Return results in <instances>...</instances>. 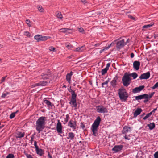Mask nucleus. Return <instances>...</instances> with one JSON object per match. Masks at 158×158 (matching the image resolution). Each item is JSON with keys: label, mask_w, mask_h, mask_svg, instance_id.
<instances>
[{"label": "nucleus", "mask_w": 158, "mask_h": 158, "mask_svg": "<svg viewBox=\"0 0 158 158\" xmlns=\"http://www.w3.org/2000/svg\"><path fill=\"white\" fill-rule=\"evenodd\" d=\"M49 49L50 51L54 52L55 50V48L53 46H51L49 47Z\"/></svg>", "instance_id": "nucleus-44"}, {"label": "nucleus", "mask_w": 158, "mask_h": 158, "mask_svg": "<svg viewBox=\"0 0 158 158\" xmlns=\"http://www.w3.org/2000/svg\"><path fill=\"white\" fill-rule=\"evenodd\" d=\"M152 112H150L148 114L145 116L143 118V119L144 120H146L147 118L149 117L152 114Z\"/></svg>", "instance_id": "nucleus-32"}, {"label": "nucleus", "mask_w": 158, "mask_h": 158, "mask_svg": "<svg viewBox=\"0 0 158 158\" xmlns=\"http://www.w3.org/2000/svg\"><path fill=\"white\" fill-rule=\"evenodd\" d=\"M125 42L124 40H122L116 43V47L117 48H120L123 47L124 45Z\"/></svg>", "instance_id": "nucleus-12"}, {"label": "nucleus", "mask_w": 158, "mask_h": 158, "mask_svg": "<svg viewBox=\"0 0 158 158\" xmlns=\"http://www.w3.org/2000/svg\"><path fill=\"white\" fill-rule=\"evenodd\" d=\"M48 156L49 158H52V156L49 154V152L48 153Z\"/></svg>", "instance_id": "nucleus-62"}, {"label": "nucleus", "mask_w": 158, "mask_h": 158, "mask_svg": "<svg viewBox=\"0 0 158 158\" xmlns=\"http://www.w3.org/2000/svg\"><path fill=\"white\" fill-rule=\"evenodd\" d=\"M123 147L122 145H116L113 148L112 150L115 152H118L122 149Z\"/></svg>", "instance_id": "nucleus-14"}, {"label": "nucleus", "mask_w": 158, "mask_h": 158, "mask_svg": "<svg viewBox=\"0 0 158 158\" xmlns=\"http://www.w3.org/2000/svg\"><path fill=\"white\" fill-rule=\"evenodd\" d=\"M81 2L84 4L87 3V1L86 0H81Z\"/></svg>", "instance_id": "nucleus-55"}, {"label": "nucleus", "mask_w": 158, "mask_h": 158, "mask_svg": "<svg viewBox=\"0 0 158 158\" xmlns=\"http://www.w3.org/2000/svg\"><path fill=\"white\" fill-rule=\"evenodd\" d=\"M110 63H107L106 64V68L108 69L109 67L110 66Z\"/></svg>", "instance_id": "nucleus-54"}, {"label": "nucleus", "mask_w": 158, "mask_h": 158, "mask_svg": "<svg viewBox=\"0 0 158 158\" xmlns=\"http://www.w3.org/2000/svg\"><path fill=\"white\" fill-rule=\"evenodd\" d=\"M80 127L83 129H84L85 128V125L83 123H81Z\"/></svg>", "instance_id": "nucleus-49"}, {"label": "nucleus", "mask_w": 158, "mask_h": 158, "mask_svg": "<svg viewBox=\"0 0 158 158\" xmlns=\"http://www.w3.org/2000/svg\"><path fill=\"white\" fill-rule=\"evenodd\" d=\"M4 126V125H1V123L0 122V129L3 128Z\"/></svg>", "instance_id": "nucleus-60"}, {"label": "nucleus", "mask_w": 158, "mask_h": 158, "mask_svg": "<svg viewBox=\"0 0 158 158\" xmlns=\"http://www.w3.org/2000/svg\"><path fill=\"white\" fill-rule=\"evenodd\" d=\"M142 111L141 109L138 108L135 111L134 114V117H137L138 115H139L141 112Z\"/></svg>", "instance_id": "nucleus-21"}, {"label": "nucleus", "mask_w": 158, "mask_h": 158, "mask_svg": "<svg viewBox=\"0 0 158 158\" xmlns=\"http://www.w3.org/2000/svg\"><path fill=\"white\" fill-rule=\"evenodd\" d=\"M35 151L36 153L40 156H41L44 154L43 150L42 149L39 148L36 149Z\"/></svg>", "instance_id": "nucleus-23"}, {"label": "nucleus", "mask_w": 158, "mask_h": 158, "mask_svg": "<svg viewBox=\"0 0 158 158\" xmlns=\"http://www.w3.org/2000/svg\"><path fill=\"white\" fill-rule=\"evenodd\" d=\"M24 135L25 133L24 132H19L17 135L16 136V138H21L23 137L24 136Z\"/></svg>", "instance_id": "nucleus-28"}, {"label": "nucleus", "mask_w": 158, "mask_h": 158, "mask_svg": "<svg viewBox=\"0 0 158 158\" xmlns=\"http://www.w3.org/2000/svg\"><path fill=\"white\" fill-rule=\"evenodd\" d=\"M100 45V44H99L98 43V44H95L94 45V46H95V47H97V46H99Z\"/></svg>", "instance_id": "nucleus-64"}, {"label": "nucleus", "mask_w": 158, "mask_h": 158, "mask_svg": "<svg viewBox=\"0 0 158 158\" xmlns=\"http://www.w3.org/2000/svg\"><path fill=\"white\" fill-rule=\"evenodd\" d=\"M24 34L25 35L27 36L28 37H30L31 35L30 33L27 31H26L24 32Z\"/></svg>", "instance_id": "nucleus-40"}, {"label": "nucleus", "mask_w": 158, "mask_h": 158, "mask_svg": "<svg viewBox=\"0 0 158 158\" xmlns=\"http://www.w3.org/2000/svg\"><path fill=\"white\" fill-rule=\"evenodd\" d=\"M37 8L39 11L41 12H43L44 11V9L42 8L41 6H37Z\"/></svg>", "instance_id": "nucleus-31"}, {"label": "nucleus", "mask_w": 158, "mask_h": 158, "mask_svg": "<svg viewBox=\"0 0 158 158\" xmlns=\"http://www.w3.org/2000/svg\"><path fill=\"white\" fill-rule=\"evenodd\" d=\"M129 75H130V77L132 76L133 79H135L138 76L137 74L135 73H131L128 74Z\"/></svg>", "instance_id": "nucleus-29"}, {"label": "nucleus", "mask_w": 158, "mask_h": 158, "mask_svg": "<svg viewBox=\"0 0 158 158\" xmlns=\"http://www.w3.org/2000/svg\"><path fill=\"white\" fill-rule=\"evenodd\" d=\"M101 121V118L99 116H98L92 125L91 129L93 132V135L94 136H96L97 132Z\"/></svg>", "instance_id": "nucleus-2"}, {"label": "nucleus", "mask_w": 158, "mask_h": 158, "mask_svg": "<svg viewBox=\"0 0 158 158\" xmlns=\"http://www.w3.org/2000/svg\"><path fill=\"white\" fill-rule=\"evenodd\" d=\"M140 64V62L139 61H135L133 63V67L134 69L136 70H138L139 68Z\"/></svg>", "instance_id": "nucleus-15"}, {"label": "nucleus", "mask_w": 158, "mask_h": 158, "mask_svg": "<svg viewBox=\"0 0 158 158\" xmlns=\"http://www.w3.org/2000/svg\"><path fill=\"white\" fill-rule=\"evenodd\" d=\"M40 86V82H39L38 83H36L35 84L33 85H32L33 87H36V86Z\"/></svg>", "instance_id": "nucleus-52"}, {"label": "nucleus", "mask_w": 158, "mask_h": 158, "mask_svg": "<svg viewBox=\"0 0 158 158\" xmlns=\"http://www.w3.org/2000/svg\"><path fill=\"white\" fill-rule=\"evenodd\" d=\"M144 88V85H141L137 87H136L133 89L132 92L134 93H136L139 92L143 89Z\"/></svg>", "instance_id": "nucleus-13"}, {"label": "nucleus", "mask_w": 158, "mask_h": 158, "mask_svg": "<svg viewBox=\"0 0 158 158\" xmlns=\"http://www.w3.org/2000/svg\"><path fill=\"white\" fill-rule=\"evenodd\" d=\"M6 95H7L6 94H2L1 97L2 98H5L6 97Z\"/></svg>", "instance_id": "nucleus-58"}, {"label": "nucleus", "mask_w": 158, "mask_h": 158, "mask_svg": "<svg viewBox=\"0 0 158 158\" xmlns=\"http://www.w3.org/2000/svg\"><path fill=\"white\" fill-rule=\"evenodd\" d=\"M42 78L43 79H48L50 76V72H48V73H43L41 75Z\"/></svg>", "instance_id": "nucleus-22"}, {"label": "nucleus", "mask_w": 158, "mask_h": 158, "mask_svg": "<svg viewBox=\"0 0 158 158\" xmlns=\"http://www.w3.org/2000/svg\"><path fill=\"white\" fill-rule=\"evenodd\" d=\"M51 38V37L50 36H43L40 35H36L34 36L35 39L36 40L37 42L45 41Z\"/></svg>", "instance_id": "nucleus-6"}, {"label": "nucleus", "mask_w": 158, "mask_h": 158, "mask_svg": "<svg viewBox=\"0 0 158 158\" xmlns=\"http://www.w3.org/2000/svg\"><path fill=\"white\" fill-rule=\"evenodd\" d=\"M75 135L72 132H70L68 133L67 139L72 140H73L75 138Z\"/></svg>", "instance_id": "nucleus-17"}, {"label": "nucleus", "mask_w": 158, "mask_h": 158, "mask_svg": "<svg viewBox=\"0 0 158 158\" xmlns=\"http://www.w3.org/2000/svg\"><path fill=\"white\" fill-rule=\"evenodd\" d=\"M148 94H144L143 95H141L138 96H135V99L137 100H141L143 99H146L148 98Z\"/></svg>", "instance_id": "nucleus-16"}, {"label": "nucleus", "mask_w": 158, "mask_h": 158, "mask_svg": "<svg viewBox=\"0 0 158 158\" xmlns=\"http://www.w3.org/2000/svg\"><path fill=\"white\" fill-rule=\"evenodd\" d=\"M78 30L79 32H80L82 33V34H85V31L83 28L82 27H80L79 28H78Z\"/></svg>", "instance_id": "nucleus-37"}, {"label": "nucleus", "mask_w": 158, "mask_h": 158, "mask_svg": "<svg viewBox=\"0 0 158 158\" xmlns=\"http://www.w3.org/2000/svg\"><path fill=\"white\" fill-rule=\"evenodd\" d=\"M66 47L68 49H69L73 47V46L72 45H70V44H69L66 45Z\"/></svg>", "instance_id": "nucleus-53"}, {"label": "nucleus", "mask_w": 158, "mask_h": 158, "mask_svg": "<svg viewBox=\"0 0 158 158\" xmlns=\"http://www.w3.org/2000/svg\"><path fill=\"white\" fill-rule=\"evenodd\" d=\"M108 69H107L106 68L103 69H102L101 72H102V75H104L106 73L107 70Z\"/></svg>", "instance_id": "nucleus-34"}, {"label": "nucleus", "mask_w": 158, "mask_h": 158, "mask_svg": "<svg viewBox=\"0 0 158 158\" xmlns=\"http://www.w3.org/2000/svg\"><path fill=\"white\" fill-rule=\"evenodd\" d=\"M154 24V23H151L149 24L144 25L143 27V28L145 29L148 28H149L152 27Z\"/></svg>", "instance_id": "nucleus-30"}, {"label": "nucleus", "mask_w": 158, "mask_h": 158, "mask_svg": "<svg viewBox=\"0 0 158 158\" xmlns=\"http://www.w3.org/2000/svg\"><path fill=\"white\" fill-rule=\"evenodd\" d=\"M85 49V46H82L77 48L76 49L74 50V51L76 52H81L84 50Z\"/></svg>", "instance_id": "nucleus-20"}, {"label": "nucleus", "mask_w": 158, "mask_h": 158, "mask_svg": "<svg viewBox=\"0 0 158 158\" xmlns=\"http://www.w3.org/2000/svg\"><path fill=\"white\" fill-rule=\"evenodd\" d=\"M73 72L71 71L69 73H68L66 75V80L69 83L71 81V77L73 75Z\"/></svg>", "instance_id": "nucleus-18"}, {"label": "nucleus", "mask_w": 158, "mask_h": 158, "mask_svg": "<svg viewBox=\"0 0 158 158\" xmlns=\"http://www.w3.org/2000/svg\"><path fill=\"white\" fill-rule=\"evenodd\" d=\"M155 158H158V151L156 152L154 155Z\"/></svg>", "instance_id": "nucleus-48"}, {"label": "nucleus", "mask_w": 158, "mask_h": 158, "mask_svg": "<svg viewBox=\"0 0 158 158\" xmlns=\"http://www.w3.org/2000/svg\"><path fill=\"white\" fill-rule=\"evenodd\" d=\"M124 138L127 140H129L130 139L126 135H125V136H124Z\"/></svg>", "instance_id": "nucleus-57"}, {"label": "nucleus", "mask_w": 158, "mask_h": 158, "mask_svg": "<svg viewBox=\"0 0 158 158\" xmlns=\"http://www.w3.org/2000/svg\"><path fill=\"white\" fill-rule=\"evenodd\" d=\"M158 87V82L157 83H156L154 85L151 87V88L152 89H155L156 88H157Z\"/></svg>", "instance_id": "nucleus-38"}, {"label": "nucleus", "mask_w": 158, "mask_h": 158, "mask_svg": "<svg viewBox=\"0 0 158 158\" xmlns=\"http://www.w3.org/2000/svg\"><path fill=\"white\" fill-rule=\"evenodd\" d=\"M34 146L35 148V149L39 148L38 146L37 145V142L35 141H34Z\"/></svg>", "instance_id": "nucleus-50"}, {"label": "nucleus", "mask_w": 158, "mask_h": 158, "mask_svg": "<svg viewBox=\"0 0 158 158\" xmlns=\"http://www.w3.org/2000/svg\"><path fill=\"white\" fill-rule=\"evenodd\" d=\"M129 17L130 18H131V19H135V18L134 17H133L132 16H131V15L129 16Z\"/></svg>", "instance_id": "nucleus-61"}, {"label": "nucleus", "mask_w": 158, "mask_h": 158, "mask_svg": "<svg viewBox=\"0 0 158 158\" xmlns=\"http://www.w3.org/2000/svg\"><path fill=\"white\" fill-rule=\"evenodd\" d=\"M118 79V77L116 76L114 77L113 80L111 81V85L113 87H115L116 85L117 81Z\"/></svg>", "instance_id": "nucleus-19"}, {"label": "nucleus", "mask_w": 158, "mask_h": 158, "mask_svg": "<svg viewBox=\"0 0 158 158\" xmlns=\"http://www.w3.org/2000/svg\"><path fill=\"white\" fill-rule=\"evenodd\" d=\"M40 85L41 86H45L47 85L48 83L47 81H40Z\"/></svg>", "instance_id": "nucleus-26"}, {"label": "nucleus", "mask_w": 158, "mask_h": 158, "mask_svg": "<svg viewBox=\"0 0 158 158\" xmlns=\"http://www.w3.org/2000/svg\"><path fill=\"white\" fill-rule=\"evenodd\" d=\"M44 103L48 106H52L51 102L47 100H46L44 101Z\"/></svg>", "instance_id": "nucleus-33"}, {"label": "nucleus", "mask_w": 158, "mask_h": 158, "mask_svg": "<svg viewBox=\"0 0 158 158\" xmlns=\"http://www.w3.org/2000/svg\"><path fill=\"white\" fill-rule=\"evenodd\" d=\"M69 114H67L66 115V118L65 119V121L66 123H67L68 122L69 119Z\"/></svg>", "instance_id": "nucleus-43"}, {"label": "nucleus", "mask_w": 158, "mask_h": 158, "mask_svg": "<svg viewBox=\"0 0 158 158\" xmlns=\"http://www.w3.org/2000/svg\"><path fill=\"white\" fill-rule=\"evenodd\" d=\"M14 155L12 154H9L6 156V158H14Z\"/></svg>", "instance_id": "nucleus-39"}, {"label": "nucleus", "mask_w": 158, "mask_h": 158, "mask_svg": "<svg viewBox=\"0 0 158 158\" xmlns=\"http://www.w3.org/2000/svg\"><path fill=\"white\" fill-rule=\"evenodd\" d=\"M47 118L44 116L40 117L37 120L36 123V128L38 133L42 131L45 127V121Z\"/></svg>", "instance_id": "nucleus-1"}, {"label": "nucleus", "mask_w": 158, "mask_h": 158, "mask_svg": "<svg viewBox=\"0 0 158 158\" xmlns=\"http://www.w3.org/2000/svg\"><path fill=\"white\" fill-rule=\"evenodd\" d=\"M150 73L149 72H147L145 73H143L139 77L140 79H148L150 76Z\"/></svg>", "instance_id": "nucleus-11"}, {"label": "nucleus", "mask_w": 158, "mask_h": 158, "mask_svg": "<svg viewBox=\"0 0 158 158\" xmlns=\"http://www.w3.org/2000/svg\"><path fill=\"white\" fill-rule=\"evenodd\" d=\"M6 77H7V76H6L5 77H3L2 78V80H1V81H0V83L1 84L2 82H4V81H5V79L6 78Z\"/></svg>", "instance_id": "nucleus-45"}, {"label": "nucleus", "mask_w": 158, "mask_h": 158, "mask_svg": "<svg viewBox=\"0 0 158 158\" xmlns=\"http://www.w3.org/2000/svg\"><path fill=\"white\" fill-rule=\"evenodd\" d=\"M24 154L27 158H33L31 155L25 152L24 153Z\"/></svg>", "instance_id": "nucleus-42"}, {"label": "nucleus", "mask_w": 158, "mask_h": 158, "mask_svg": "<svg viewBox=\"0 0 158 158\" xmlns=\"http://www.w3.org/2000/svg\"><path fill=\"white\" fill-rule=\"evenodd\" d=\"M110 79L109 78H108L107 80L105 82H104L103 83H102V87H104L103 86L104 85L107 84L108 83V82L110 81Z\"/></svg>", "instance_id": "nucleus-35"}, {"label": "nucleus", "mask_w": 158, "mask_h": 158, "mask_svg": "<svg viewBox=\"0 0 158 158\" xmlns=\"http://www.w3.org/2000/svg\"><path fill=\"white\" fill-rule=\"evenodd\" d=\"M15 116V113H12L11 114L10 117L11 119H12V118H13Z\"/></svg>", "instance_id": "nucleus-47"}, {"label": "nucleus", "mask_w": 158, "mask_h": 158, "mask_svg": "<svg viewBox=\"0 0 158 158\" xmlns=\"http://www.w3.org/2000/svg\"><path fill=\"white\" fill-rule=\"evenodd\" d=\"M35 135V134H34L31 137V139L30 140V141H31V143H32V142L33 141V139H34V135Z\"/></svg>", "instance_id": "nucleus-51"}, {"label": "nucleus", "mask_w": 158, "mask_h": 158, "mask_svg": "<svg viewBox=\"0 0 158 158\" xmlns=\"http://www.w3.org/2000/svg\"><path fill=\"white\" fill-rule=\"evenodd\" d=\"M130 40L129 39H128L127 40V41H126V43H125V44H126V43H128L130 42Z\"/></svg>", "instance_id": "nucleus-63"}, {"label": "nucleus", "mask_w": 158, "mask_h": 158, "mask_svg": "<svg viewBox=\"0 0 158 158\" xmlns=\"http://www.w3.org/2000/svg\"><path fill=\"white\" fill-rule=\"evenodd\" d=\"M112 44V43H111L110 45H108V46L107 47H104L100 51V53H102L104 51H105L106 50L108 49L109 48H110V47Z\"/></svg>", "instance_id": "nucleus-27"}, {"label": "nucleus", "mask_w": 158, "mask_h": 158, "mask_svg": "<svg viewBox=\"0 0 158 158\" xmlns=\"http://www.w3.org/2000/svg\"><path fill=\"white\" fill-rule=\"evenodd\" d=\"M68 126L74 130L76 129L77 126L76 122L70 120L68 123Z\"/></svg>", "instance_id": "nucleus-9"}, {"label": "nucleus", "mask_w": 158, "mask_h": 158, "mask_svg": "<svg viewBox=\"0 0 158 158\" xmlns=\"http://www.w3.org/2000/svg\"><path fill=\"white\" fill-rule=\"evenodd\" d=\"M157 110V108H156L154 109L151 112H152V114L153 113L154 114L155 113V112L156 110Z\"/></svg>", "instance_id": "nucleus-56"}, {"label": "nucleus", "mask_w": 158, "mask_h": 158, "mask_svg": "<svg viewBox=\"0 0 158 158\" xmlns=\"http://www.w3.org/2000/svg\"><path fill=\"white\" fill-rule=\"evenodd\" d=\"M71 88V87L70 86L69 89H68V91L71 93V100L69 103L72 106H73L76 108L77 106L76 101L77 94L75 93L74 91L72 90Z\"/></svg>", "instance_id": "nucleus-3"}, {"label": "nucleus", "mask_w": 158, "mask_h": 158, "mask_svg": "<svg viewBox=\"0 0 158 158\" xmlns=\"http://www.w3.org/2000/svg\"><path fill=\"white\" fill-rule=\"evenodd\" d=\"M134 56V54L133 53H132L131 54V58H133Z\"/></svg>", "instance_id": "nucleus-59"}, {"label": "nucleus", "mask_w": 158, "mask_h": 158, "mask_svg": "<svg viewBox=\"0 0 158 158\" xmlns=\"http://www.w3.org/2000/svg\"><path fill=\"white\" fill-rule=\"evenodd\" d=\"M69 29H68V28H62V29H60V31L61 32H63V33H66L68 30H69Z\"/></svg>", "instance_id": "nucleus-36"}, {"label": "nucleus", "mask_w": 158, "mask_h": 158, "mask_svg": "<svg viewBox=\"0 0 158 158\" xmlns=\"http://www.w3.org/2000/svg\"><path fill=\"white\" fill-rule=\"evenodd\" d=\"M147 126L149 127L150 130H152L155 127V124L154 123H150L147 124Z\"/></svg>", "instance_id": "nucleus-24"}, {"label": "nucleus", "mask_w": 158, "mask_h": 158, "mask_svg": "<svg viewBox=\"0 0 158 158\" xmlns=\"http://www.w3.org/2000/svg\"><path fill=\"white\" fill-rule=\"evenodd\" d=\"M56 14L57 18L60 19H62L63 18L62 15L60 12L57 11L56 12Z\"/></svg>", "instance_id": "nucleus-25"}, {"label": "nucleus", "mask_w": 158, "mask_h": 158, "mask_svg": "<svg viewBox=\"0 0 158 158\" xmlns=\"http://www.w3.org/2000/svg\"><path fill=\"white\" fill-rule=\"evenodd\" d=\"M118 94L120 99L122 102L127 101L128 96V94L125 89L123 88H120L118 90Z\"/></svg>", "instance_id": "nucleus-4"}, {"label": "nucleus", "mask_w": 158, "mask_h": 158, "mask_svg": "<svg viewBox=\"0 0 158 158\" xmlns=\"http://www.w3.org/2000/svg\"><path fill=\"white\" fill-rule=\"evenodd\" d=\"M154 94H155V92H152V93H151V94H149V95H148V98H146V99L150 98L153 96V95Z\"/></svg>", "instance_id": "nucleus-41"}, {"label": "nucleus", "mask_w": 158, "mask_h": 158, "mask_svg": "<svg viewBox=\"0 0 158 158\" xmlns=\"http://www.w3.org/2000/svg\"><path fill=\"white\" fill-rule=\"evenodd\" d=\"M96 111L99 113H106L108 112L106 107H104L102 105H99L96 106Z\"/></svg>", "instance_id": "nucleus-7"}, {"label": "nucleus", "mask_w": 158, "mask_h": 158, "mask_svg": "<svg viewBox=\"0 0 158 158\" xmlns=\"http://www.w3.org/2000/svg\"><path fill=\"white\" fill-rule=\"evenodd\" d=\"M131 78L130 77V75L126 73H124L122 77V81L124 86L127 87L130 84Z\"/></svg>", "instance_id": "nucleus-5"}, {"label": "nucleus", "mask_w": 158, "mask_h": 158, "mask_svg": "<svg viewBox=\"0 0 158 158\" xmlns=\"http://www.w3.org/2000/svg\"><path fill=\"white\" fill-rule=\"evenodd\" d=\"M26 23L29 27L31 26V24H30V21L29 19H26Z\"/></svg>", "instance_id": "nucleus-46"}, {"label": "nucleus", "mask_w": 158, "mask_h": 158, "mask_svg": "<svg viewBox=\"0 0 158 158\" xmlns=\"http://www.w3.org/2000/svg\"><path fill=\"white\" fill-rule=\"evenodd\" d=\"M131 128L127 126H124L122 131L123 134L126 135L128 132H130Z\"/></svg>", "instance_id": "nucleus-10"}, {"label": "nucleus", "mask_w": 158, "mask_h": 158, "mask_svg": "<svg viewBox=\"0 0 158 158\" xmlns=\"http://www.w3.org/2000/svg\"><path fill=\"white\" fill-rule=\"evenodd\" d=\"M56 131L58 133L60 134L59 135L61 136L62 137L64 136L63 134V135L61 134L63 133V132L62 131V126L61 123L59 120H58V123L57 124Z\"/></svg>", "instance_id": "nucleus-8"}]
</instances>
